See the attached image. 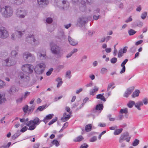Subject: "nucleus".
Returning <instances> with one entry per match:
<instances>
[{
	"mask_svg": "<svg viewBox=\"0 0 148 148\" xmlns=\"http://www.w3.org/2000/svg\"><path fill=\"white\" fill-rule=\"evenodd\" d=\"M139 142V140L138 139L136 138L132 143V145L134 147L138 145Z\"/></svg>",
	"mask_w": 148,
	"mask_h": 148,
	"instance_id": "obj_31",
	"label": "nucleus"
},
{
	"mask_svg": "<svg viewBox=\"0 0 148 148\" xmlns=\"http://www.w3.org/2000/svg\"><path fill=\"white\" fill-rule=\"evenodd\" d=\"M28 129V127L27 126H24L22 127L20 130V132L22 133L24 132Z\"/></svg>",
	"mask_w": 148,
	"mask_h": 148,
	"instance_id": "obj_53",
	"label": "nucleus"
},
{
	"mask_svg": "<svg viewBox=\"0 0 148 148\" xmlns=\"http://www.w3.org/2000/svg\"><path fill=\"white\" fill-rule=\"evenodd\" d=\"M147 15V13L145 12L143 13L141 15V18L143 19H144Z\"/></svg>",
	"mask_w": 148,
	"mask_h": 148,
	"instance_id": "obj_59",
	"label": "nucleus"
},
{
	"mask_svg": "<svg viewBox=\"0 0 148 148\" xmlns=\"http://www.w3.org/2000/svg\"><path fill=\"white\" fill-rule=\"evenodd\" d=\"M95 108L97 111H100L101 112L103 109V104L102 103H98L96 105Z\"/></svg>",
	"mask_w": 148,
	"mask_h": 148,
	"instance_id": "obj_21",
	"label": "nucleus"
},
{
	"mask_svg": "<svg viewBox=\"0 0 148 148\" xmlns=\"http://www.w3.org/2000/svg\"><path fill=\"white\" fill-rule=\"evenodd\" d=\"M84 139L83 137L82 136L80 135L76 137L73 141L75 142H79L83 140Z\"/></svg>",
	"mask_w": 148,
	"mask_h": 148,
	"instance_id": "obj_26",
	"label": "nucleus"
},
{
	"mask_svg": "<svg viewBox=\"0 0 148 148\" xmlns=\"http://www.w3.org/2000/svg\"><path fill=\"white\" fill-rule=\"evenodd\" d=\"M93 17L95 20H97L99 19V18L101 17V16L99 15H98L97 16H96V15H95L93 16Z\"/></svg>",
	"mask_w": 148,
	"mask_h": 148,
	"instance_id": "obj_60",
	"label": "nucleus"
},
{
	"mask_svg": "<svg viewBox=\"0 0 148 148\" xmlns=\"http://www.w3.org/2000/svg\"><path fill=\"white\" fill-rule=\"evenodd\" d=\"M4 85V82L0 79V88H2Z\"/></svg>",
	"mask_w": 148,
	"mask_h": 148,
	"instance_id": "obj_63",
	"label": "nucleus"
},
{
	"mask_svg": "<svg viewBox=\"0 0 148 148\" xmlns=\"http://www.w3.org/2000/svg\"><path fill=\"white\" fill-rule=\"evenodd\" d=\"M71 71L69 70L67 71L66 73L65 77H68L69 79H70L71 76Z\"/></svg>",
	"mask_w": 148,
	"mask_h": 148,
	"instance_id": "obj_36",
	"label": "nucleus"
},
{
	"mask_svg": "<svg viewBox=\"0 0 148 148\" xmlns=\"http://www.w3.org/2000/svg\"><path fill=\"white\" fill-rule=\"evenodd\" d=\"M22 69L24 72H27L29 73H32L33 71V66L31 64H26L23 65Z\"/></svg>",
	"mask_w": 148,
	"mask_h": 148,
	"instance_id": "obj_6",
	"label": "nucleus"
},
{
	"mask_svg": "<svg viewBox=\"0 0 148 148\" xmlns=\"http://www.w3.org/2000/svg\"><path fill=\"white\" fill-rule=\"evenodd\" d=\"M140 92L139 90L138 89H136L133 92L132 97V98H135L136 97H137L139 96V94L140 93Z\"/></svg>",
	"mask_w": 148,
	"mask_h": 148,
	"instance_id": "obj_22",
	"label": "nucleus"
},
{
	"mask_svg": "<svg viewBox=\"0 0 148 148\" xmlns=\"http://www.w3.org/2000/svg\"><path fill=\"white\" fill-rule=\"evenodd\" d=\"M26 41L29 43L31 44L34 46H36L39 43V41L35 39V38H26Z\"/></svg>",
	"mask_w": 148,
	"mask_h": 148,
	"instance_id": "obj_9",
	"label": "nucleus"
},
{
	"mask_svg": "<svg viewBox=\"0 0 148 148\" xmlns=\"http://www.w3.org/2000/svg\"><path fill=\"white\" fill-rule=\"evenodd\" d=\"M35 108V106L32 105V106L29 107V108L28 111L32 112L33 111Z\"/></svg>",
	"mask_w": 148,
	"mask_h": 148,
	"instance_id": "obj_55",
	"label": "nucleus"
},
{
	"mask_svg": "<svg viewBox=\"0 0 148 148\" xmlns=\"http://www.w3.org/2000/svg\"><path fill=\"white\" fill-rule=\"evenodd\" d=\"M27 12L23 8H19L16 12V14L17 16L20 18H24L26 15Z\"/></svg>",
	"mask_w": 148,
	"mask_h": 148,
	"instance_id": "obj_8",
	"label": "nucleus"
},
{
	"mask_svg": "<svg viewBox=\"0 0 148 148\" xmlns=\"http://www.w3.org/2000/svg\"><path fill=\"white\" fill-rule=\"evenodd\" d=\"M29 53H30L29 52H26L24 53L23 54V59L26 62H27V60L28 59Z\"/></svg>",
	"mask_w": 148,
	"mask_h": 148,
	"instance_id": "obj_23",
	"label": "nucleus"
},
{
	"mask_svg": "<svg viewBox=\"0 0 148 148\" xmlns=\"http://www.w3.org/2000/svg\"><path fill=\"white\" fill-rule=\"evenodd\" d=\"M68 38L69 42L71 45L75 46L77 44L78 42L73 39L72 38Z\"/></svg>",
	"mask_w": 148,
	"mask_h": 148,
	"instance_id": "obj_17",
	"label": "nucleus"
},
{
	"mask_svg": "<svg viewBox=\"0 0 148 148\" xmlns=\"http://www.w3.org/2000/svg\"><path fill=\"white\" fill-rule=\"evenodd\" d=\"M19 87L16 85H13L11 86L10 90L8 92L10 94L12 92H16L18 91L19 90Z\"/></svg>",
	"mask_w": 148,
	"mask_h": 148,
	"instance_id": "obj_12",
	"label": "nucleus"
},
{
	"mask_svg": "<svg viewBox=\"0 0 148 148\" xmlns=\"http://www.w3.org/2000/svg\"><path fill=\"white\" fill-rule=\"evenodd\" d=\"M73 2L76 3L77 2L79 3L80 9L82 11H85L86 8V3H91L93 2V0H73Z\"/></svg>",
	"mask_w": 148,
	"mask_h": 148,
	"instance_id": "obj_3",
	"label": "nucleus"
},
{
	"mask_svg": "<svg viewBox=\"0 0 148 148\" xmlns=\"http://www.w3.org/2000/svg\"><path fill=\"white\" fill-rule=\"evenodd\" d=\"M87 21V19L86 17L80 18L78 21V22L81 25H84Z\"/></svg>",
	"mask_w": 148,
	"mask_h": 148,
	"instance_id": "obj_15",
	"label": "nucleus"
},
{
	"mask_svg": "<svg viewBox=\"0 0 148 148\" xmlns=\"http://www.w3.org/2000/svg\"><path fill=\"white\" fill-rule=\"evenodd\" d=\"M8 34L7 29L5 27H0V37H8Z\"/></svg>",
	"mask_w": 148,
	"mask_h": 148,
	"instance_id": "obj_10",
	"label": "nucleus"
},
{
	"mask_svg": "<svg viewBox=\"0 0 148 148\" xmlns=\"http://www.w3.org/2000/svg\"><path fill=\"white\" fill-rule=\"evenodd\" d=\"M136 32V31L132 29H130L128 31V33L130 36L132 35Z\"/></svg>",
	"mask_w": 148,
	"mask_h": 148,
	"instance_id": "obj_45",
	"label": "nucleus"
},
{
	"mask_svg": "<svg viewBox=\"0 0 148 148\" xmlns=\"http://www.w3.org/2000/svg\"><path fill=\"white\" fill-rule=\"evenodd\" d=\"M114 84L113 82L109 84L107 88V91L109 90L112 87V86L114 85Z\"/></svg>",
	"mask_w": 148,
	"mask_h": 148,
	"instance_id": "obj_61",
	"label": "nucleus"
},
{
	"mask_svg": "<svg viewBox=\"0 0 148 148\" xmlns=\"http://www.w3.org/2000/svg\"><path fill=\"white\" fill-rule=\"evenodd\" d=\"M45 70V69L42 68L41 69L40 68H38V67L35 66L34 69V71L35 73L37 74H40L42 73Z\"/></svg>",
	"mask_w": 148,
	"mask_h": 148,
	"instance_id": "obj_13",
	"label": "nucleus"
},
{
	"mask_svg": "<svg viewBox=\"0 0 148 148\" xmlns=\"http://www.w3.org/2000/svg\"><path fill=\"white\" fill-rule=\"evenodd\" d=\"M42 121L40 120L38 117H35L34 118L33 120H31L26 123L25 125L27 126H29L33 123L37 126Z\"/></svg>",
	"mask_w": 148,
	"mask_h": 148,
	"instance_id": "obj_7",
	"label": "nucleus"
},
{
	"mask_svg": "<svg viewBox=\"0 0 148 148\" xmlns=\"http://www.w3.org/2000/svg\"><path fill=\"white\" fill-rule=\"evenodd\" d=\"M18 53V52L16 51L13 50L11 51V54L12 58H15L16 55H17Z\"/></svg>",
	"mask_w": 148,
	"mask_h": 148,
	"instance_id": "obj_42",
	"label": "nucleus"
},
{
	"mask_svg": "<svg viewBox=\"0 0 148 148\" xmlns=\"http://www.w3.org/2000/svg\"><path fill=\"white\" fill-rule=\"evenodd\" d=\"M49 45L51 53L57 55L56 58H60L63 56V54L60 52V47L55 44L53 42H50Z\"/></svg>",
	"mask_w": 148,
	"mask_h": 148,
	"instance_id": "obj_1",
	"label": "nucleus"
},
{
	"mask_svg": "<svg viewBox=\"0 0 148 148\" xmlns=\"http://www.w3.org/2000/svg\"><path fill=\"white\" fill-rule=\"evenodd\" d=\"M128 60L127 59H125L121 63V66H124L125 67V65L126 64V63L128 61Z\"/></svg>",
	"mask_w": 148,
	"mask_h": 148,
	"instance_id": "obj_48",
	"label": "nucleus"
},
{
	"mask_svg": "<svg viewBox=\"0 0 148 148\" xmlns=\"http://www.w3.org/2000/svg\"><path fill=\"white\" fill-rule=\"evenodd\" d=\"M123 130V128H120L119 129H116L114 131V134L115 135H118L120 134Z\"/></svg>",
	"mask_w": 148,
	"mask_h": 148,
	"instance_id": "obj_29",
	"label": "nucleus"
},
{
	"mask_svg": "<svg viewBox=\"0 0 148 148\" xmlns=\"http://www.w3.org/2000/svg\"><path fill=\"white\" fill-rule=\"evenodd\" d=\"M129 135V133L127 132L122 134L120 137L119 142L121 143L125 140H126L127 142H129L131 138V136L128 137Z\"/></svg>",
	"mask_w": 148,
	"mask_h": 148,
	"instance_id": "obj_5",
	"label": "nucleus"
},
{
	"mask_svg": "<svg viewBox=\"0 0 148 148\" xmlns=\"http://www.w3.org/2000/svg\"><path fill=\"white\" fill-rule=\"evenodd\" d=\"M51 143L53 145H55L56 147H58L60 145L58 141L56 139H54L51 142Z\"/></svg>",
	"mask_w": 148,
	"mask_h": 148,
	"instance_id": "obj_39",
	"label": "nucleus"
},
{
	"mask_svg": "<svg viewBox=\"0 0 148 148\" xmlns=\"http://www.w3.org/2000/svg\"><path fill=\"white\" fill-rule=\"evenodd\" d=\"M52 21V19L50 17L47 18L46 20V22L48 23H51Z\"/></svg>",
	"mask_w": 148,
	"mask_h": 148,
	"instance_id": "obj_57",
	"label": "nucleus"
},
{
	"mask_svg": "<svg viewBox=\"0 0 148 148\" xmlns=\"http://www.w3.org/2000/svg\"><path fill=\"white\" fill-rule=\"evenodd\" d=\"M142 102L145 105H147L148 103V99L147 98L145 97L144 99H143Z\"/></svg>",
	"mask_w": 148,
	"mask_h": 148,
	"instance_id": "obj_51",
	"label": "nucleus"
},
{
	"mask_svg": "<svg viewBox=\"0 0 148 148\" xmlns=\"http://www.w3.org/2000/svg\"><path fill=\"white\" fill-rule=\"evenodd\" d=\"M6 101V99L4 97H2V95L0 93V104H1L3 102H4Z\"/></svg>",
	"mask_w": 148,
	"mask_h": 148,
	"instance_id": "obj_38",
	"label": "nucleus"
},
{
	"mask_svg": "<svg viewBox=\"0 0 148 148\" xmlns=\"http://www.w3.org/2000/svg\"><path fill=\"white\" fill-rule=\"evenodd\" d=\"M134 89V86L131 87L127 88L124 93L123 96L126 98L128 97L129 95L132 93Z\"/></svg>",
	"mask_w": 148,
	"mask_h": 148,
	"instance_id": "obj_11",
	"label": "nucleus"
},
{
	"mask_svg": "<svg viewBox=\"0 0 148 148\" xmlns=\"http://www.w3.org/2000/svg\"><path fill=\"white\" fill-rule=\"evenodd\" d=\"M31 125H30L29 126H28L29 127L28 128L29 130L32 131L34 130L36 127V126L33 123Z\"/></svg>",
	"mask_w": 148,
	"mask_h": 148,
	"instance_id": "obj_35",
	"label": "nucleus"
},
{
	"mask_svg": "<svg viewBox=\"0 0 148 148\" xmlns=\"http://www.w3.org/2000/svg\"><path fill=\"white\" fill-rule=\"evenodd\" d=\"M13 13V9L8 5H6L2 8V15L5 18H8L11 16Z\"/></svg>",
	"mask_w": 148,
	"mask_h": 148,
	"instance_id": "obj_2",
	"label": "nucleus"
},
{
	"mask_svg": "<svg viewBox=\"0 0 148 148\" xmlns=\"http://www.w3.org/2000/svg\"><path fill=\"white\" fill-rule=\"evenodd\" d=\"M123 53L122 51V49H121L119 50L118 51V57L120 58L121 57L123 56Z\"/></svg>",
	"mask_w": 148,
	"mask_h": 148,
	"instance_id": "obj_56",
	"label": "nucleus"
},
{
	"mask_svg": "<svg viewBox=\"0 0 148 148\" xmlns=\"http://www.w3.org/2000/svg\"><path fill=\"white\" fill-rule=\"evenodd\" d=\"M48 106H47V104L39 106L37 109L35 111V113H37L38 111H42L44 110L45 108H47Z\"/></svg>",
	"mask_w": 148,
	"mask_h": 148,
	"instance_id": "obj_20",
	"label": "nucleus"
},
{
	"mask_svg": "<svg viewBox=\"0 0 148 148\" xmlns=\"http://www.w3.org/2000/svg\"><path fill=\"white\" fill-rule=\"evenodd\" d=\"M22 109L24 112L26 113L27 111H28V106L27 105H25L23 108Z\"/></svg>",
	"mask_w": 148,
	"mask_h": 148,
	"instance_id": "obj_44",
	"label": "nucleus"
},
{
	"mask_svg": "<svg viewBox=\"0 0 148 148\" xmlns=\"http://www.w3.org/2000/svg\"><path fill=\"white\" fill-rule=\"evenodd\" d=\"M36 66H37L38 68H42L45 69L46 66V65L45 64L43 63H40L37 64Z\"/></svg>",
	"mask_w": 148,
	"mask_h": 148,
	"instance_id": "obj_32",
	"label": "nucleus"
},
{
	"mask_svg": "<svg viewBox=\"0 0 148 148\" xmlns=\"http://www.w3.org/2000/svg\"><path fill=\"white\" fill-rule=\"evenodd\" d=\"M122 68L121 69V71H120V73L121 74H122L123 73H124L125 71L126 70V68L125 67H124L123 66H121Z\"/></svg>",
	"mask_w": 148,
	"mask_h": 148,
	"instance_id": "obj_62",
	"label": "nucleus"
},
{
	"mask_svg": "<svg viewBox=\"0 0 148 148\" xmlns=\"http://www.w3.org/2000/svg\"><path fill=\"white\" fill-rule=\"evenodd\" d=\"M53 70V69L52 68H50L48 71L46 72V74L47 76H49L51 75L52 72Z\"/></svg>",
	"mask_w": 148,
	"mask_h": 148,
	"instance_id": "obj_43",
	"label": "nucleus"
},
{
	"mask_svg": "<svg viewBox=\"0 0 148 148\" xmlns=\"http://www.w3.org/2000/svg\"><path fill=\"white\" fill-rule=\"evenodd\" d=\"M94 88L91 91L90 90V95L92 96L94 95V94L93 93L96 91H97L98 90L99 88L98 87H96V86H95Z\"/></svg>",
	"mask_w": 148,
	"mask_h": 148,
	"instance_id": "obj_30",
	"label": "nucleus"
},
{
	"mask_svg": "<svg viewBox=\"0 0 148 148\" xmlns=\"http://www.w3.org/2000/svg\"><path fill=\"white\" fill-rule=\"evenodd\" d=\"M56 3L57 5L61 10H67L69 6V3L66 0L62 1L59 0L56 2Z\"/></svg>",
	"mask_w": 148,
	"mask_h": 148,
	"instance_id": "obj_4",
	"label": "nucleus"
},
{
	"mask_svg": "<svg viewBox=\"0 0 148 148\" xmlns=\"http://www.w3.org/2000/svg\"><path fill=\"white\" fill-rule=\"evenodd\" d=\"M112 116V115L111 114H109L107 116V118H108L109 120L110 121H114L115 120V118H111V116Z\"/></svg>",
	"mask_w": 148,
	"mask_h": 148,
	"instance_id": "obj_49",
	"label": "nucleus"
},
{
	"mask_svg": "<svg viewBox=\"0 0 148 148\" xmlns=\"http://www.w3.org/2000/svg\"><path fill=\"white\" fill-rule=\"evenodd\" d=\"M15 33L16 36H23V35L25 34V31H23L22 32L19 31H16L15 32Z\"/></svg>",
	"mask_w": 148,
	"mask_h": 148,
	"instance_id": "obj_24",
	"label": "nucleus"
},
{
	"mask_svg": "<svg viewBox=\"0 0 148 148\" xmlns=\"http://www.w3.org/2000/svg\"><path fill=\"white\" fill-rule=\"evenodd\" d=\"M96 98L97 99H100L102 101L104 102H105L106 101V98H104L99 94H98L96 95Z\"/></svg>",
	"mask_w": 148,
	"mask_h": 148,
	"instance_id": "obj_33",
	"label": "nucleus"
},
{
	"mask_svg": "<svg viewBox=\"0 0 148 148\" xmlns=\"http://www.w3.org/2000/svg\"><path fill=\"white\" fill-rule=\"evenodd\" d=\"M135 107L138 110H140L141 108L140 107L143 105V103L141 101H139L138 102L135 103L134 105Z\"/></svg>",
	"mask_w": 148,
	"mask_h": 148,
	"instance_id": "obj_19",
	"label": "nucleus"
},
{
	"mask_svg": "<svg viewBox=\"0 0 148 148\" xmlns=\"http://www.w3.org/2000/svg\"><path fill=\"white\" fill-rule=\"evenodd\" d=\"M97 140V137L95 136L92 137L89 140L90 142H94L96 141Z\"/></svg>",
	"mask_w": 148,
	"mask_h": 148,
	"instance_id": "obj_52",
	"label": "nucleus"
},
{
	"mask_svg": "<svg viewBox=\"0 0 148 148\" xmlns=\"http://www.w3.org/2000/svg\"><path fill=\"white\" fill-rule=\"evenodd\" d=\"M54 116V114H49L46 116L44 117L45 119H46L48 120L51 119Z\"/></svg>",
	"mask_w": 148,
	"mask_h": 148,
	"instance_id": "obj_34",
	"label": "nucleus"
},
{
	"mask_svg": "<svg viewBox=\"0 0 148 148\" xmlns=\"http://www.w3.org/2000/svg\"><path fill=\"white\" fill-rule=\"evenodd\" d=\"M71 117L70 114H67L66 112H64L63 114V116L61 118V120L63 122L66 121Z\"/></svg>",
	"mask_w": 148,
	"mask_h": 148,
	"instance_id": "obj_14",
	"label": "nucleus"
},
{
	"mask_svg": "<svg viewBox=\"0 0 148 148\" xmlns=\"http://www.w3.org/2000/svg\"><path fill=\"white\" fill-rule=\"evenodd\" d=\"M108 71L107 68L103 67L101 69L100 73L102 74H104L107 72Z\"/></svg>",
	"mask_w": 148,
	"mask_h": 148,
	"instance_id": "obj_40",
	"label": "nucleus"
},
{
	"mask_svg": "<svg viewBox=\"0 0 148 148\" xmlns=\"http://www.w3.org/2000/svg\"><path fill=\"white\" fill-rule=\"evenodd\" d=\"M135 104V102L134 101L130 100L128 101L127 105L128 108H132Z\"/></svg>",
	"mask_w": 148,
	"mask_h": 148,
	"instance_id": "obj_25",
	"label": "nucleus"
},
{
	"mask_svg": "<svg viewBox=\"0 0 148 148\" xmlns=\"http://www.w3.org/2000/svg\"><path fill=\"white\" fill-rule=\"evenodd\" d=\"M38 3L40 6H42L49 3L48 0H37Z\"/></svg>",
	"mask_w": 148,
	"mask_h": 148,
	"instance_id": "obj_16",
	"label": "nucleus"
},
{
	"mask_svg": "<svg viewBox=\"0 0 148 148\" xmlns=\"http://www.w3.org/2000/svg\"><path fill=\"white\" fill-rule=\"evenodd\" d=\"M24 98V95H23L20 98L17 99L16 100V101L17 103L22 102L23 100V98Z\"/></svg>",
	"mask_w": 148,
	"mask_h": 148,
	"instance_id": "obj_50",
	"label": "nucleus"
},
{
	"mask_svg": "<svg viewBox=\"0 0 148 148\" xmlns=\"http://www.w3.org/2000/svg\"><path fill=\"white\" fill-rule=\"evenodd\" d=\"M92 128V126L91 124H88L86 125L85 127V130L86 132L90 131Z\"/></svg>",
	"mask_w": 148,
	"mask_h": 148,
	"instance_id": "obj_27",
	"label": "nucleus"
},
{
	"mask_svg": "<svg viewBox=\"0 0 148 148\" xmlns=\"http://www.w3.org/2000/svg\"><path fill=\"white\" fill-rule=\"evenodd\" d=\"M35 57L31 53H29V56L27 62L28 63H31L35 61Z\"/></svg>",
	"mask_w": 148,
	"mask_h": 148,
	"instance_id": "obj_18",
	"label": "nucleus"
},
{
	"mask_svg": "<svg viewBox=\"0 0 148 148\" xmlns=\"http://www.w3.org/2000/svg\"><path fill=\"white\" fill-rule=\"evenodd\" d=\"M88 147V145L86 143H85L80 146V148H87Z\"/></svg>",
	"mask_w": 148,
	"mask_h": 148,
	"instance_id": "obj_54",
	"label": "nucleus"
},
{
	"mask_svg": "<svg viewBox=\"0 0 148 148\" xmlns=\"http://www.w3.org/2000/svg\"><path fill=\"white\" fill-rule=\"evenodd\" d=\"M110 62L112 64H114L117 61V59L115 57H114L110 60Z\"/></svg>",
	"mask_w": 148,
	"mask_h": 148,
	"instance_id": "obj_47",
	"label": "nucleus"
},
{
	"mask_svg": "<svg viewBox=\"0 0 148 148\" xmlns=\"http://www.w3.org/2000/svg\"><path fill=\"white\" fill-rule=\"evenodd\" d=\"M58 120V117H56L54 119H52L48 123V125H51L54 123L55 122Z\"/></svg>",
	"mask_w": 148,
	"mask_h": 148,
	"instance_id": "obj_37",
	"label": "nucleus"
},
{
	"mask_svg": "<svg viewBox=\"0 0 148 148\" xmlns=\"http://www.w3.org/2000/svg\"><path fill=\"white\" fill-rule=\"evenodd\" d=\"M13 1H14V3L17 5L21 4L22 2L23 1V0H13Z\"/></svg>",
	"mask_w": 148,
	"mask_h": 148,
	"instance_id": "obj_58",
	"label": "nucleus"
},
{
	"mask_svg": "<svg viewBox=\"0 0 148 148\" xmlns=\"http://www.w3.org/2000/svg\"><path fill=\"white\" fill-rule=\"evenodd\" d=\"M120 112L121 114H127L128 113V109L127 108H125L124 109H121L120 111Z\"/></svg>",
	"mask_w": 148,
	"mask_h": 148,
	"instance_id": "obj_41",
	"label": "nucleus"
},
{
	"mask_svg": "<svg viewBox=\"0 0 148 148\" xmlns=\"http://www.w3.org/2000/svg\"><path fill=\"white\" fill-rule=\"evenodd\" d=\"M136 47L135 46H133L130 48V51L131 53H134L136 51Z\"/></svg>",
	"mask_w": 148,
	"mask_h": 148,
	"instance_id": "obj_46",
	"label": "nucleus"
},
{
	"mask_svg": "<svg viewBox=\"0 0 148 148\" xmlns=\"http://www.w3.org/2000/svg\"><path fill=\"white\" fill-rule=\"evenodd\" d=\"M21 134L20 131L19 130L17 131V132L15 133L12 136V138L13 140L15 139L16 138L19 136Z\"/></svg>",
	"mask_w": 148,
	"mask_h": 148,
	"instance_id": "obj_28",
	"label": "nucleus"
},
{
	"mask_svg": "<svg viewBox=\"0 0 148 148\" xmlns=\"http://www.w3.org/2000/svg\"><path fill=\"white\" fill-rule=\"evenodd\" d=\"M132 20V19L131 18V16H130L127 19L125 20V22L127 23L131 21Z\"/></svg>",
	"mask_w": 148,
	"mask_h": 148,
	"instance_id": "obj_64",
	"label": "nucleus"
}]
</instances>
